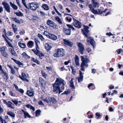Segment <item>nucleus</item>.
I'll return each mask as SVG.
<instances>
[{
	"mask_svg": "<svg viewBox=\"0 0 123 123\" xmlns=\"http://www.w3.org/2000/svg\"><path fill=\"white\" fill-rule=\"evenodd\" d=\"M66 84L65 81L60 78H56L55 82L53 84V91L55 93H59V94L61 92H62L60 88V86L61 85L62 89H64V86Z\"/></svg>",
	"mask_w": 123,
	"mask_h": 123,
	"instance_id": "obj_1",
	"label": "nucleus"
},
{
	"mask_svg": "<svg viewBox=\"0 0 123 123\" xmlns=\"http://www.w3.org/2000/svg\"><path fill=\"white\" fill-rule=\"evenodd\" d=\"M89 27L88 26H85L84 28L82 30V31H83L84 35L86 37H87V42L89 43L94 48V45L95 44V41L92 37H88L87 33L89 32L88 29Z\"/></svg>",
	"mask_w": 123,
	"mask_h": 123,
	"instance_id": "obj_2",
	"label": "nucleus"
},
{
	"mask_svg": "<svg viewBox=\"0 0 123 123\" xmlns=\"http://www.w3.org/2000/svg\"><path fill=\"white\" fill-rule=\"evenodd\" d=\"M82 62L81 64V68L80 70L84 71L85 67H88V63L89 62V60L87 58H85L82 56H81Z\"/></svg>",
	"mask_w": 123,
	"mask_h": 123,
	"instance_id": "obj_3",
	"label": "nucleus"
},
{
	"mask_svg": "<svg viewBox=\"0 0 123 123\" xmlns=\"http://www.w3.org/2000/svg\"><path fill=\"white\" fill-rule=\"evenodd\" d=\"M28 9H30L33 11H35L37 8H39V4L34 2L30 3L28 5Z\"/></svg>",
	"mask_w": 123,
	"mask_h": 123,
	"instance_id": "obj_4",
	"label": "nucleus"
},
{
	"mask_svg": "<svg viewBox=\"0 0 123 123\" xmlns=\"http://www.w3.org/2000/svg\"><path fill=\"white\" fill-rule=\"evenodd\" d=\"M65 54V51L63 49H57V52L53 55L55 57H62Z\"/></svg>",
	"mask_w": 123,
	"mask_h": 123,
	"instance_id": "obj_5",
	"label": "nucleus"
},
{
	"mask_svg": "<svg viewBox=\"0 0 123 123\" xmlns=\"http://www.w3.org/2000/svg\"><path fill=\"white\" fill-rule=\"evenodd\" d=\"M77 44L79 51L81 54H83V52L85 50V48L83 44L80 42L77 43Z\"/></svg>",
	"mask_w": 123,
	"mask_h": 123,
	"instance_id": "obj_6",
	"label": "nucleus"
},
{
	"mask_svg": "<svg viewBox=\"0 0 123 123\" xmlns=\"http://www.w3.org/2000/svg\"><path fill=\"white\" fill-rule=\"evenodd\" d=\"M43 100L47 103L52 102L53 104L55 103L56 102V100L54 97H48L45 99H43Z\"/></svg>",
	"mask_w": 123,
	"mask_h": 123,
	"instance_id": "obj_7",
	"label": "nucleus"
},
{
	"mask_svg": "<svg viewBox=\"0 0 123 123\" xmlns=\"http://www.w3.org/2000/svg\"><path fill=\"white\" fill-rule=\"evenodd\" d=\"M2 5L4 6V8L6 11L8 12H10V8L9 4L7 2H3L2 3Z\"/></svg>",
	"mask_w": 123,
	"mask_h": 123,
	"instance_id": "obj_8",
	"label": "nucleus"
},
{
	"mask_svg": "<svg viewBox=\"0 0 123 123\" xmlns=\"http://www.w3.org/2000/svg\"><path fill=\"white\" fill-rule=\"evenodd\" d=\"M39 81L40 84H41L42 88L44 89L47 83L42 78H39Z\"/></svg>",
	"mask_w": 123,
	"mask_h": 123,
	"instance_id": "obj_9",
	"label": "nucleus"
},
{
	"mask_svg": "<svg viewBox=\"0 0 123 123\" xmlns=\"http://www.w3.org/2000/svg\"><path fill=\"white\" fill-rule=\"evenodd\" d=\"M26 94L29 97H33L34 94V90L33 89L30 88L29 90H27Z\"/></svg>",
	"mask_w": 123,
	"mask_h": 123,
	"instance_id": "obj_10",
	"label": "nucleus"
},
{
	"mask_svg": "<svg viewBox=\"0 0 123 123\" xmlns=\"http://www.w3.org/2000/svg\"><path fill=\"white\" fill-rule=\"evenodd\" d=\"M80 74L79 76L77 77V78L78 80V82H81L82 81L83 79V74L80 71H79Z\"/></svg>",
	"mask_w": 123,
	"mask_h": 123,
	"instance_id": "obj_11",
	"label": "nucleus"
},
{
	"mask_svg": "<svg viewBox=\"0 0 123 123\" xmlns=\"http://www.w3.org/2000/svg\"><path fill=\"white\" fill-rule=\"evenodd\" d=\"M73 24L75 27L78 28H80L82 26L81 23L77 20H75Z\"/></svg>",
	"mask_w": 123,
	"mask_h": 123,
	"instance_id": "obj_12",
	"label": "nucleus"
},
{
	"mask_svg": "<svg viewBox=\"0 0 123 123\" xmlns=\"http://www.w3.org/2000/svg\"><path fill=\"white\" fill-rule=\"evenodd\" d=\"M63 41L64 43L65 44L68 45L70 47L72 46L73 44V43L69 40L66 39H64Z\"/></svg>",
	"mask_w": 123,
	"mask_h": 123,
	"instance_id": "obj_13",
	"label": "nucleus"
},
{
	"mask_svg": "<svg viewBox=\"0 0 123 123\" xmlns=\"http://www.w3.org/2000/svg\"><path fill=\"white\" fill-rule=\"evenodd\" d=\"M19 76L20 77H21V79L23 80L26 81L27 82H28L29 81V80L26 79V76L24 73H22L21 77L20 76Z\"/></svg>",
	"mask_w": 123,
	"mask_h": 123,
	"instance_id": "obj_14",
	"label": "nucleus"
},
{
	"mask_svg": "<svg viewBox=\"0 0 123 123\" xmlns=\"http://www.w3.org/2000/svg\"><path fill=\"white\" fill-rule=\"evenodd\" d=\"M34 45V42L32 41H29L27 43V46L29 48H32Z\"/></svg>",
	"mask_w": 123,
	"mask_h": 123,
	"instance_id": "obj_15",
	"label": "nucleus"
},
{
	"mask_svg": "<svg viewBox=\"0 0 123 123\" xmlns=\"http://www.w3.org/2000/svg\"><path fill=\"white\" fill-rule=\"evenodd\" d=\"M63 31L66 35H69L70 34L71 30L69 28L68 29L64 28L63 29Z\"/></svg>",
	"mask_w": 123,
	"mask_h": 123,
	"instance_id": "obj_16",
	"label": "nucleus"
},
{
	"mask_svg": "<svg viewBox=\"0 0 123 123\" xmlns=\"http://www.w3.org/2000/svg\"><path fill=\"white\" fill-rule=\"evenodd\" d=\"M49 39L53 40H56L57 39V37L54 34H51L49 37Z\"/></svg>",
	"mask_w": 123,
	"mask_h": 123,
	"instance_id": "obj_17",
	"label": "nucleus"
},
{
	"mask_svg": "<svg viewBox=\"0 0 123 123\" xmlns=\"http://www.w3.org/2000/svg\"><path fill=\"white\" fill-rule=\"evenodd\" d=\"M22 111L23 112L25 115V118H26L27 117L30 118H31V116H30L28 113L27 112L23 110H22Z\"/></svg>",
	"mask_w": 123,
	"mask_h": 123,
	"instance_id": "obj_18",
	"label": "nucleus"
},
{
	"mask_svg": "<svg viewBox=\"0 0 123 123\" xmlns=\"http://www.w3.org/2000/svg\"><path fill=\"white\" fill-rule=\"evenodd\" d=\"M50 45V43H48L45 46V48L47 51H48L52 48V47Z\"/></svg>",
	"mask_w": 123,
	"mask_h": 123,
	"instance_id": "obj_19",
	"label": "nucleus"
},
{
	"mask_svg": "<svg viewBox=\"0 0 123 123\" xmlns=\"http://www.w3.org/2000/svg\"><path fill=\"white\" fill-rule=\"evenodd\" d=\"M39 48L38 47V48L37 49L36 47V49H32V50L34 52V53L37 55H38L40 53V52L39 50Z\"/></svg>",
	"mask_w": 123,
	"mask_h": 123,
	"instance_id": "obj_20",
	"label": "nucleus"
},
{
	"mask_svg": "<svg viewBox=\"0 0 123 123\" xmlns=\"http://www.w3.org/2000/svg\"><path fill=\"white\" fill-rule=\"evenodd\" d=\"M25 107L26 108H30V109L32 110L33 111H35V108L33 107V106L29 104L26 105H25Z\"/></svg>",
	"mask_w": 123,
	"mask_h": 123,
	"instance_id": "obj_21",
	"label": "nucleus"
},
{
	"mask_svg": "<svg viewBox=\"0 0 123 123\" xmlns=\"http://www.w3.org/2000/svg\"><path fill=\"white\" fill-rule=\"evenodd\" d=\"M55 20L57 21L60 24H62V21L60 18L58 16H57L55 18Z\"/></svg>",
	"mask_w": 123,
	"mask_h": 123,
	"instance_id": "obj_22",
	"label": "nucleus"
},
{
	"mask_svg": "<svg viewBox=\"0 0 123 123\" xmlns=\"http://www.w3.org/2000/svg\"><path fill=\"white\" fill-rule=\"evenodd\" d=\"M54 22L50 20H48L47 21L46 23L47 24L50 26H51L53 25V24H54Z\"/></svg>",
	"mask_w": 123,
	"mask_h": 123,
	"instance_id": "obj_23",
	"label": "nucleus"
},
{
	"mask_svg": "<svg viewBox=\"0 0 123 123\" xmlns=\"http://www.w3.org/2000/svg\"><path fill=\"white\" fill-rule=\"evenodd\" d=\"M75 62L77 66H79L80 65L79 63V59L77 56H76L75 57Z\"/></svg>",
	"mask_w": 123,
	"mask_h": 123,
	"instance_id": "obj_24",
	"label": "nucleus"
},
{
	"mask_svg": "<svg viewBox=\"0 0 123 123\" xmlns=\"http://www.w3.org/2000/svg\"><path fill=\"white\" fill-rule=\"evenodd\" d=\"M42 6L45 10H48L49 9V7L46 4H43Z\"/></svg>",
	"mask_w": 123,
	"mask_h": 123,
	"instance_id": "obj_25",
	"label": "nucleus"
},
{
	"mask_svg": "<svg viewBox=\"0 0 123 123\" xmlns=\"http://www.w3.org/2000/svg\"><path fill=\"white\" fill-rule=\"evenodd\" d=\"M18 44L19 46L21 48H24L26 47V44L24 43H21L19 42L18 43Z\"/></svg>",
	"mask_w": 123,
	"mask_h": 123,
	"instance_id": "obj_26",
	"label": "nucleus"
},
{
	"mask_svg": "<svg viewBox=\"0 0 123 123\" xmlns=\"http://www.w3.org/2000/svg\"><path fill=\"white\" fill-rule=\"evenodd\" d=\"M34 41L36 44V47L37 49L38 48V47H39L38 43H39L40 42L36 38H35Z\"/></svg>",
	"mask_w": 123,
	"mask_h": 123,
	"instance_id": "obj_27",
	"label": "nucleus"
},
{
	"mask_svg": "<svg viewBox=\"0 0 123 123\" xmlns=\"http://www.w3.org/2000/svg\"><path fill=\"white\" fill-rule=\"evenodd\" d=\"M7 105L8 107H10L12 109L14 108V107L12 106V105H13L12 102L10 101H9L7 103Z\"/></svg>",
	"mask_w": 123,
	"mask_h": 123,
	"instance_id": "obj_28",
	"label": "nucleus"
},
{
	"mask_svg": "<svg viewBox=\"0 0 123 123\" xmlns=\"http://www.w3.org/2000/svg\"><path fill=\"white\" fill-rule=\"evenodd\" d=\"M92 1H93V6L94 7H96L99 6V4L98 2H95L94 0H92Z\"/></svg>",
	"mask_w": 123,
	"mask_h": 123,
	"instance_id": "obj_29",
	"label": "nucleus"
},
{
	"mask_svg": "<svg viewBox=\"0 0 123 123\" xmlns=\"http://www.w3.org/2000/svg\"><path fill=\"white\" fill-rule=\"evenodd\" d=\"M37 36L41 39V41H44L45 40V38L41 34H38L37 35Z\"/></svg>",
	"mask_w": 123,
	"mask_h": 123,
	"instance_id": "obj_30",
	"label": "nucleus"
},
{
	"mask_svg": "<svg viewBox=\"0 0 123 123\" xmlns=\"http://www.w3.org/2000/svg\"><path fill=\"white\" fill-rule=\"evenodd\" d=\"M66 25L68 27V28H69L70 30L72 29L73 31H75V29L71 25L67 24Z\"/></svg>",
	"mask_w": 123,
	"mask_h": 123,
	"instance_id": "obj_31",
	"label": "nucleus"
},
{
	"mask_svg": "<svg viewBox=\"0 0 123 123\" xmlns=\"http://www.w3.org/2000/svg\"><path fill=\"white\" fill-rule=\"evenodd\" d=\"M39 56V58L40 59H42L44 57V55L41 52L37 55Z\"/></svg>",
	"mask_w": 123,
	"mask_h": 123,
	"instance_id": "obj_32",
	"label": "nucleus"
},
{
	"mask_svg": "<svg viewBox=\"0 0 123 123\" xmlns=\"http://www.w3.org/2000/svg\"><path fill=\"white\" fill-rule=\"evenodd\" d=\"M7 66L11 69V72L12 73L14 74L15 73V71L13 70V68L12 67V66L9 64H7Z\"/></svg>",
	"mask_w": 123,
	"mask_h": 123,
	"instance_id": "obj_33",
	"label": "nucleus"
},
{
	"mask_svg": "<svg viewBox=\"0 0 123 123\" xmlns=\"http://www.w3.org/2000/svg\"><path fill=\"white\" fill-rule=\"evenodd\" d=\"M16 15L19 17H21L23 15V14L20 11H18L16 12Z\"/></svg>",
	"mask_w": 123,
	"mask_h": 123,
	"instance_id": "obj_34",
	"label": "nucleus"
},
{
	"mask_svg": "<svg viewBox=\"0 0 123 123\" xmlns=\"http://www.w3.org/2000/svg\"><path fill=\"white\" fill-rule=\"evenodd\" d=\"M32 60L33 61L37 63L38 64H40V62L38 60L35 58H33L32 59Z\"/></svg>",
	"mask_w": 123,
	"mask_h": 123,
	"instance_id": "obj_35",
	"label": "nucleus"
},
{
	"mask_svg": "<svg viewBox=\"0 0 123 123\" xmlns=\"http://www.w3.org/2000/svg\"><path fill=\"white\" fill-rule=\"evenodd\" d=\"M71 91L69 89H68L67 91H65L63 93H62L61 94H68L70 93Z\"/></svg>",
	"mask_w": 123,
	"mask_h": 123,
	"instance_id": "obj_36",
	"label": "nucleus"
},
{
	"mask_svg": "<svg viewBox=\"0 0 123 123\" xmlns=\"http://www.w3.org/2000/svg\"><path fill=\"white\" fill-rule=\"evenodd\" d=\"M22 57L24 58H27L28 57V58H30V57L28 56L26 54V53L25 52H23V53L22 54Z\"/></svg>",
	"mask_w": 123,
	"mask_h": 123,
	"instance_id": "obj_37",
	"label": "nucleus"
},
{
	"mask_svg": "<svg viewBox=\"0 0 123 123\" xmlns=\"http://www.w3.org/2000/svg\"><path fill=\"white\" fill-rule=\"evenodd\" d=\"M0 51L2 54L5 52L6 49L5 47H3L0 48Z\"/></svg>",
	"mask_w": 123,
	"mask_h": 123,
	"instance_id": "obj_38",
	"label": "nucleus"
},
{
	"mask_svg": "<svg viewBox=\"0 0 123 123\" xmlns=\"http://www.w3.org/2000/svg\"><path fill=\"white\" fill-rule=\"evenodd\" d=\"M44 34L47 36L48 37H49L50 35L51 34L49 33L47 31H45L43 33Z\"/></svg>",
	"mask_w": 123,
	"mask_h": 123,
	"instance_id": "obj_39",
	"label": "nucleus"
},
{
	"mask_svg": "<svg viewBox=\"0 0 123 123\" xmlns=\"http://www.w3.org/2000/svg\"><path fill=\"white\" fill-rule=\"evenodd\" d=\"M69 85L70 86L73 88H74V83L72 80H70L69 82Z\"/></svg>",
	"mask_w": 123,
	"mask_h": 123,
	"instance_id": "obj_40",
	"label": "nucleus"
},
{
	"mask_svg": "<svg viewBox=\"0 0 123 123\" xmlns=\"http://www.w3.org/2000/svg\"><path fill=\"white\" fill-rule=\"evenodd\" d=\"M7 114L12 117H14L15 114L13 112L9 111L7 112Z\"/></svg>",
	"mask_w": 123,
	"mask_h": 123,
	"instance_id": "obj_41",
	"label": "nucleus"
},
{
	"mask_svg": "<svg viewBox=\"0 0 123 123\" xmlns=\"http://www.w3.org/2000/svg\"><path fill=\"white\" fill-rule=\"evenodd\" d=\"M16 89L18 90L21 93H23L24 92V91L23 90L21 89H18V87L16 85Z\"/></svg>",
	"mask_w": 123,
	"mask_h": 123,
	"instance_id": "obj_42",
	"label": "nucleus"
},
{
	"mask_svg": "<svg viewBox=\"0 0 123 123\" xmlns=\"http://www.w3.org/2000/svg\"><path fill=\"white\" fill-rule=\"evenodd\" d=\"M91 11L94 14H98L97 10H95L93 8H92V9H91Z\"/></svg>",
	"mask_w": 123,
	"mask_h": 123,
	"instance_id": "obj_43",
	"label": "nucleus"
},
{
	"mask_svg": "<svg viewBox=\"0 0 123 123\" xmlns=\"http://www.w3.org/2000/svg\"><path fill=\"white\" fill-rule=\"evenodd\" d=\"M10 4L11 6L14 9H15V5L14 4V2L12 3V2H10Z\"/></svg>",
	"mask_w": 123,
	"mask_h": 123,
	"instance_id": "obj_44",
	"label": "nucleus"
},
{
	"mask_svg": "<svg viewBox=\"0 0 123 123\" xmlns=\"http://www.w3.org/2000/svg\"><path fill=\"white\" fill-rule=\"evenodd\" d=\"M41 73L43 77H44L45 78H46V77H47V75L44 71H42Z\"/></svg>",
	"mask_w": 123,
	"mask_h": 123,
	"instance_id": "obj_45",
	"label": "nucleus"
},
{
	"mask_svg": "<svg viewBox=\"0 0 123 123\" xmlns=\"http://www.w3.org/2000/svg\"><path fill=\"white\" fill-rule=\"evenodd\" d=\"M9 50L10 51L11 53L13 55H15V52L14 49L12 48H10L9 49Z\"/></svg>",
	"mask_w": 123,
	"mask_h": 123,
	"instance_id": "obj_46",
	"label": "nucleus"
},
{
	"mask_svg": "<svg viewBox=\"0 0 123 123\" xmlns=\"http://www.w3.org/2000/svg\"><path fill=\"white\" fill-rule=\"evenodd\" d=\"M4 57H8L9 56V55L6 53L5 51L3 53L1 54Z\"/></svg>",
	"mask_w": 123,
	"mask_h": 123,
	"instance_id": "obj_47",
	"label": "nucleus"
},
{
	"mask_svg": "<svg viewBox=\"0 0 123 123\" xmlns=\"http://www.w3.org/2000/svg\"><path fill=\"white\" fill-rule=\"evenodd\" d=\"M107 10V9H105V11H101V10L100 9H99L98 10V12L100 14H102L104 12H105V11Z\"/></svg>",
	"mask_w": 123,
	"mask_h": 123,
	"instance_id": "obj_48",
	"label": "nucleus"
},
{
	"mask_svg": "<svg viewBox=\"0 0 123 123\" xmlns=\"http://www.w3.org/2000/svg\"><path fill=\"white\" fill-rule=\"evenodd\" d=\"M40 110H37L36 111V116L37 117L40 115Z\"/></svg>",
	"mask_w": 123,
	"mask_h": 123,
	"instance_id": "obj_49",
	"label": "nucleus"
},
{
	"mask_svg": "<svg viewBox=\"0 0 123 123\" xmlns=\"http://www.w3.org/2000/svg\"><path fill=\"white\" fill-rule=\"evenodd\" d=\"M22 3L23 4V5H24L27 8L29 9V8L27 7V5L26 4L25 1V0H22Z\"/></svg>",
	"mask_w": 123,
	"mask_h": 123,
	"instance_id": "obj_50",
	"label": "nucleus"
},
{
	"mask_svg": "<svg viewBox=\"0 0 123 123\" xmlns=\"http://www.w3.org/2000/svg\"><path fill=\"white\" fill-rule=\"evenodd\" d=\"M71 68L72 70V73L74 75L76 73V71L74 69H73V67H71Z\"/></svg>",
	"mask_w": 123,
	"mask_h": 123,
	"instance_id": "obj_51",
	"label": "nucleus"
},
{
	"mask_svg": "<svg viewBox=\"0 0 123 123\" xmlns=\"http://www.w3.org/2000/svg\"><path fill=\"white\" fill-rule=\"evenodd\" d=\"M53 28H54L57 29L58 28L57 25L56 24L54 23V24H53V25L51 26Z\"/></svg>",
	"mask_w": 123,
	"mask_h": 123,
	"instance_id": "obj_52",
	"label": "nucleus"
},
{
	"mask_svg": "<svg viewBox=\"0 0 123 123\" xmlns=\"http://www.w3.org/2000/svg\"><path fill=\"white\" fill-rule=\"evenodd\" d=\"M22 104L21 102L20 101H17L16 100V105L19 106Z\"/></svg>",
	"mask_w": 123,
	"mask_h": 123,
	"instance_id": "obj_53",
	"label": "nucleus"
},
{
	"mask_svg": "<svg viewBox=\"0 0 123 123\" xmlns=\"http://www.w3.org/2000/svg\"><path fill=\"white\" fill-rule=\"evenodd\" d=\"M13 34V33L10 31H8L7 32V35L8 36H11Z\"/></svg>",
	"mask_w": 123,
	"mask_h": 123,
	"instance_id": "obj_54",
	"label": "nucleus"
},
{
	"mask_svg": "<svg viewBox=\"0 0 123 123\" xmlns=\"http://www.w3.org/2000/svg\"><path fill=\"white\" fill-rule=\"evenodd\" d=\"M16 63L18 65H22V63L18 61H17L16 60Z\"/></svg>",
	"mask_w": 123,
	"mask_h": 123,
	"instance_id": "obj_55",
	"label": "nucleus"
},
{
	"mask_svg": "<svg viewBox=\"0 0 123 123\" xmlns=\"http://www.w3.org/2000/svg\"><path fill=\"white\" fill-rule=\"evenodd\" d=\"M86 50L88 53H90L92 51V50L91 49H90L89 48H87L86 49Z\"/></svg>",
	"mask_w": 123,
	"mask_h": 123,
	"instance_id": "obj_56",
	"label": "nucleus"
},
{
	"mask_svg": "<svg viewBox=\"0 0 123 123\" xmlns=\"http://www.w3.org/2000/svg\"><path fill=\"white\" fill-rule=\"evenodd\" d=\"M71 61V60H69L68 61H66L64 62V64L66 65H67L68 64L70 63V61Z\"/></svg>",
	"mask_w": 123,
	"mask_h": 123,
	"instance_id": "obj_57",
	"label": "nucleus"
},
{
	"mask_svg": "<svg viewBox=\"0 0 123 123\" xmlns=\"http://www.w3.org/2000/svg\"><path fill=\"white\" fill-rule=\"evenodd\" d=\"M66 18V20L68 21L69 22H71L72 20V18H69L68 17H67Z\"/></svg>",
	"mask_w": 123,
	"mask_h": 123,
	"instance_id": "obj_58",
	"label": "nucleus"
},
{
	"mask_svg": "<svg viewBox=\"0 0 123 123\" xmlns=\"http://www.w3.org/2000/svg\"><path fill=\"white\" fill-rule=\"evenodd\" d=\"M4 112V110L2 108L0 105V113H1Z\"/></svg>",
	"mask_w": 123,
	"mask_h": 123,
	"instance_id": "obj_59",
	"label": "nucleus"
},
{
	"mask_svg": "<svg viewBox=\"0 0 123 123\" xmlns=\"http://www.w3.org/2000/svg\"><path fill=\"white\" fill-rule=\"evenodd\" d=\"M12 27L13 28V30H14V32H15V25L14 24H12Z\"/></svg>",
	"mask_w": 123,
	"mask_h": 123,
	"instance_id": "obj_60",
	"label": "nucleus"
},
{
	"mask_svg": "<svg viewBox=\"0 0 123 123\" xmlns=\"http://www.w3.org/2000/svg\"><path fill=\"white\" fill-rule=\"evenodd\" d=\"M96 116L98 118H99L101 116V115L98 112L96 113Z\"/></svg>",
	"mask_w": 123,
	"mask_h": 123,
	"instance_id": "obj_61",
	"label": "nucleus"
},
{
	"mask_svg": "<svg viewBox=\"0 0 123 123\" xmlns=\"http://www.w3.org/2000/svg\"><path fill=\"white\" fill-rule=\"evenodd\" d=\"M58 7L59 8H60V9L61 10H62L63 9V6L61 5L60 4H59L58 5Z\"/></svg>",
	"mask_w": 123,
	"mask_h": 123,
	"instance_id": "obj_62",
	"label": "nucleus"
},
{
	"mask_svg": "<svg viewBox=\"0 0 123 123\" xmlns=\"http://www.w3.org/2000/svg\"><path fill=\"white\" fill-rule=\"evenodd\" d=\"M122 49H117V51L119 54H120L121 53V52L122 51Z\"/></svg>",
	"mask_w": 123,
	"mask_h": 123,
	"instance_id": "obj_63",
	"label": "nucleus"
},
{
	"mask_svg": "<svg viewBox=\"0 0 123 123\" xmlns=\"http://www.w3.org/2000/svg\"><path fill=\"white\" fill-rule=\"evenodd\" d=\"M38 104L39 105H43L42 102L41 100H40L39 101Z\"/></svg>",
	"mask_w": 123,
	"mask_h": 123,
	"instance_id": "obj_64",
	"label": "nucleus"
}]
</instances>
